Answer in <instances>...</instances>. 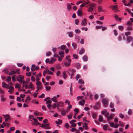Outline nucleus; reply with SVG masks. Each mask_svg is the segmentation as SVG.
Segmentation results:
<instances>
[{
	"instance_id": "obj_39",
	"label": "nucleus",
	"mask_w": 133,
	"mask_h": 133,
	"mask_svg": "<svg viewBox=\"0 0 133 133\" xmlns=\"http://www.w3.org/2000/svg\"><path fill=\"white\" fill-rule=\"evenodd\" d=\"M84 124L85 125H83V127L85 128L86 129H88V127L87 125V124L85 122L84 123Z\"/></svg>"
},
{
	"instance_id": "obj_52",
	"label": "nucleus",
	"mask_w": 133,
	"mask_h": 133,
	"mask_svg": "<svg viewBox=\"0 0 133 133\" xmlns=\"http://www.w3.org/2000/svg\"><path fill=\"white\" fill-rule=\"evenodd\" d=\"M72 113H70V114L68 115V118L69 119H71L72 118Z\"/></svg>"
},
{
	"instance_id": "obj_41",
	"label": "nucleus",
	"mask_w": 133,
	"mask_h": 133,
	"mask_svg": "<svg viewBox=\"0 0 133 133\" xmlns=\"http://www.w3.org/2000/svg\"><path fill=\"white\" fill-rule=\"evenodd\" d=\"M84 52V50L83 49H82L79 52V54L81 55Z\"/></svg>"
},
{
	"instance_id": "obj_26",
	"label": "nucleus",
	"mask_w": 133,
	"mask_h": 133,
	"mask_svg": "<svg viewBox=\"0 0 133 133\" xmlns=\"http://www.w3.org/2000/svg\"><path fill=\"white\" fill-rule=\"evenodd\" d=\"M67 9L68 11H70L71 9V6L70 4L68 3L67 4Z\"/></svg>"
},
{
	"instance_id": "obj_28",
	"label": "nucleus",
	"mask_w": 133,
	"mask_h": 133,
	"mask_svg": "<svg viewBox=\"0 0 133 133\" xmlns=\"http://www.w3.org/2000/svg\"><path fill=\"white\" fill-rule=\"evenodd\" d=\"M76 67L77 69H79L81 67L80 63H77L76 65Z\"/></svg>"
},
{
	"instance_id": "obj_34",
	"label": "nucleus",
	"mask_w": 133,
	"mask_h": 133,
	"mask_svg": "<svg viewBox=\"0 0 133 133\" xmlns=\"http://www.w3.org/2000/svg\"><path fill=\"white\" fill-rule=\"evenodd\" d=\"M68 34L69 37H72L73 36V33L72 32H69Z\"/></svg>"
},
{
	"instance_id": "obj_22",
	"label": "nucleus",
	"mask_w": 133,
	"mask_h": 133,
	"mask_svg": "<svg viewBox=\"0 0 133 133\" xmlns=\"http://www.w3.org/2000/svg\"><path fill=\"white\" fill-rule=\"evenodd\" d=\"M64 52L63 51H60L59 53V54L60 55L61 57H63Z\"/></svg>"
},
{
	"instance_id": "obj_4",
	"label": "nucleus",
	"mask_w": 133,
	"mask_h": 133,
	"mask_svg": "<svg viewBox=\"0 0 133 133\" xmlns=\"http://www.w3.org/2000/svg\"><path fill=\"white\" fill-rule=\"evenodd\" d=\"M102 101L104 107H107L108 105V100L106 98H103L102 100Z\"/></svg>"
},
{
	"instance_id": "obj_43",
	"label": "nucleus",
	"mask_w": 133,
	"mask_h": 133,
	"mask_svg": "<svg viewBox=\"0 0 133 133\" xmlns=\"http://www.w3.org/2000/svg\"><path fill=\"white\" fill-rule=\"evenodd\" d=\"M22 83H23V86H24V85L26 84H27L28 83V82H26L24 81V80H23L22 81Z\"/></svg>"
},
{
	"instance_id": "obj_44",
	"label": "nucleus",
	"mask_w": 133,
	"mask_h": 133,
	"mask_svg": "<svg viewBox=\"0 0 133 133\" xmlns=\"http://www.w3.org/2000/svg\"><path fill=\"white\" fill-rule=\"evenodd\" d=\"M83 96H78L77 97V99L78 100H79L82 99L83 98Z\"/></svg>"
},
{
	"instance_id": "obj_33",
	"label": "nucleus",
	"mask_w": 133,
	"mask_h": 133,
	"mask_svg": "<svg viewBox=\"0 0 133 133\" xmlns=\"http://www.w3.org/2000/svg\"><path fill=\"white\" fill-rule=\"evenodd\" d=\"M16 73V72L14 71H12L11 72L9 73L8 74L10 75H12Z\"/></svg>"
},
{
	"instance_id": "obj_2",
	"label": "nucleus",
	"mask_w": 133,
	"mask_h": 133,
	"mask_svg": "<svg viewBox=\"0 0 133 133\" xmlns=\"http://www.w3.org/2000/svg\"><path fill=\"white\" fill-rule=\"evenodd\" d=\"M32 119L34 120V121H32L31 122L32 125H40V127H42V125H41V124L37 122V120L36 118H33Z\"/></svg>"
},
{
	"instance_id": "obj_18",
	"label": "nucleus",
	"mask_w": 133,
	"mask_h": 133,
	"mask_svg": "<svg viewBox=\"0 0 133 133\" xmlns=\"http://www.w3.org/2000/svg\"><path fill=\"white\" fill-rule=\"evenodd\" d=\"M1 100L3 102H4L6 100V99L4 97L3 95H2L1 96Z\"/></svg>"
},
{
	"instance_id": "obj_56",
	"label": "nucleus",
	"mask_w": 133,
	"mask_h": 133,
	"mask_svg": "<svg viewBox=\"0 0 133 133\" xmlns=\"http://www.w3.org/2000/svg\"><path fill=\"white\" fill-rule=\"evenodd\" d=\"M11 77L10 76H8V78L7 80V82H9V81H11Z\"/></svg>"
},
{
	"instance_id": "obj_51",
	"label": "nucleus",
	"mask_w": 133,
	"mask_h": 133,
	"mask_svg": "<svg viewBox=\"0 0 133 133\" xmlns=\"http://www.w3.org/2000/svg\"><path fill=\"white\" fill-rule=\"evenodd\" d=\"M33 85L32 84V83L30 82L29 86V87L28 88H32L33 87Z\"/></svg>"
},
{
	"instance_id": "obj_59",
	"label": "nucleus",
	"mask_w": 133,
	"mask_h": 133,
	"mask_svg": "<svg viewBox=\"0 0 133 133\" xmlns=\"http://www.w3.org/2000/svg\"><path fill=\"white\" fill-rule=\"evenodd\" d=\"M74 111L76 113V114H77L79 112V111L77 108H75L74 110Z\"/></svg>"
},
{
	"instance_id": "obj_23",
	"label": "nucleus",
	"mask_w": 133,
	"mask_h": 133,
	"mask_svg": "<svg viewBox=\"0 0 133 133\" xmlns=\"http://www.w3.org/2000/svg\"><path fill=\"white\" fill-rule=\"evenodd\" d=\"M35 65L34 64H33L32 65L31 67V70L32 71H35Z\"/></svg>"
},
{
	"instance_id": "obj_29",
	"label": "nucleus",
	"mask_w": 133,
	"mask_h": 133,
	"mask_svg": "<svg viewBox=\"0 0 133 133\" xmlns=\"http://www.w3.org/2000/svg\"><path fill=\"white\" fill-rule=\"evenodd\" d=\"M51 100L54 102H55L56 103L57 102H58L57 100V99L56 97H54L53 98H52Z\"/></svg>"
},
{
	"instance_id": "obj_37",
	"label": "nucleus",
	"mask_w": 133,
	"mask_h": 133,
	"mask_svg": "<svg viewBox=\"0 0 133 133\" xmlns=\"http://www.w3.org/2000/svg\"><path fill=\"white\" fill-rule=\"evenodd\" d=\"M72 45L74 49H75L77 47V45L76 43H73L72 44Z\"/></svg>"
},
{
	"instance_id": "obj_14",
	"label": "nucleus",
	"mask_w": 133,
	"mask_h": 133,
	"mask_svg": "<svg viewBox=\"0 0 133 133\" xmlns=\"http://www.w3.org/2000/svg\"><path fill=\"white\" fill-rule=\"evenodd\" d=\"M133 38L131 36L128 37L127 38V41L128 43H130L132 40H133Z\"/></svg>"
},
{
	"instance_id": "obj_53",
	"label": "nucleus",
	"mask_w": 133,
	"mask_h": 133,
	"mask_svg": "<svg viewBox=\"0 0 133 133\" xmlns=\"http://www.w3.org/2000/svg\"><path fill=\"white\" fill-rule=\"evenodd\" d=\"M119 117L122 119L124 117V115H123L122 114H119Z\"/></svg>"
},
{
	"instance_id": "obj_48",
	"label": "nucleus",
	"mask_w": 133,
	"mask_h": 133,
	"mask_svg": "<svg viewBox=\"0 0 133 133\" xmlns=\"http://www.w3.org/2000/svg\"><path fill=\"white\" fill-rule=\"evenodd\" d=\"M80 77H81V76L79 74H77V75H76V80H77L78 79L80 78Z\"/></svg>"
},
{
	"instance_id": "obj_49",
	"label": "nucleus",
	"mask_w": 133,
	"mask_h": 133,
	"mask_svg": "<svg viewBox=\"0 0 133 133\" xmlns=\"http://www.w3.org/2000/svg\"><path fill=\"white\" fill-rule=\"evenodd\" d=\"M97 116V114L94 113H93L92 114V117L94 118H96Z\"/></svg>"
},
{
	"instance_id": "obj_19",
	"label": "nucleus",
	"mask_w": 133,
	"mask_h": 133,
	"mask_svg": "<svg viewBox=\"0 0 133 133\" xmlns=\"http://www.w3.org/2000/svg\"><path fill=\"white\" fill-rule=\"evenodd\" d=\"M78 15L79 16H80L82 15V10L81 9H79L77 12Z\"/></svg>"
},
{
	"instance_id": "obj_10",
	"label": "nucleus",
	"mask_w": 133,
	"mask_h": 133,
	"mask_svg": "<svg viewBox=\"0 0 133 133\" xmlns=\"http://www.w3.org/2000/svg\"><path fill=\"white\" fill-rule=\"evenodd\" d=\"M2 87L7 88H8L9 86L8 85L6 84L4 82H3L2 83Z\"/></svg>"
},
{
	"instance_id": "obj_6",
	"label": "nucleus",
	"mask_w": 133,
	"mask_h": 133,
	"mask_svg": "<svg viewBox=\"0 0 133 133\" xmlns=\"http://www.w3.org/2000/svg\"><path fill=\"white\" fill-rule=\"evenodd\" d=\"M115 116V115L113 114H111L107 118V120L109 121L110 120H111L113 119L114 116Z\"/></svg>"
},
{
	"instance_id": "obj_64",
	"label": "nucleus",
	"mask_w": 133,
	"mask_h": 133,
	"mask_svg": "<svg viewBox=\"0 0 133 133\" xmlns=\"http://www.w3.org/2000/svg\"><path fill=\"white\" fill-rule=\"evenodd\" d=\"M15 129V128L14 127H11L10 128V130L11 131H14Z\"/></svg>"
},
{
	"instance_id": "obj_36",
	"label": "nucleus",
	"mask_w": 133,
	"mask_h": 133,
	"mask_svg": "<svg viewBox=\"0 0 133 133\" xmlns=\"http://www.w3.org/2000/svg\"><path fill=\"white\" fill-rule=\"evenodd\" d=\"M93 10V8L92 7H89L88 9V12H92Z\"/></svg>"
},
{
	"instance_id": "obj_13",
	"label": "nucleus",
	"mask_w": 133,
	"mask_h": 133,
	"mask_svg": "<svg viewBox=\"0 0 133 133\" xmlns=\"http://www.w3.org/2000/svg\"><path fill=\"white\" fill-rule=\"evenodd\" d=\"M56 60V59L53 57H52L51 58V60L49 62V64H52L54 63Z\"/></svg>"
},
{
	"instance_id": "obj_58",
	"label": "nucleus",
	"mask_w": 133,
	"mask_h": 133,
	"mask_svg": "<svg viewBox=\"0 0 133 133\" xmlns=\"http://www.w3.org/2000/svg\"><path fill=\"white\" fill-rule=\"evenodd\" d=\"M118 28L120 30H122L123 29V26H119L118 27Z\"/></svg>"
},
{
	"instance_id": "obj_40",
	"label": "nucleus",
	"mask_w": 133,
	"mask_h": 133,
	"mask_svg": "<svg viewBox=\"0 0 133 133\" xmlns=\"http://www.w3.org/2000/svg\"><path fill=\"white\" fill-rule=\"evenodd\" d=\"M70 63H68L67 62H65L64 63V65L65 66H69L70 65Z\"/></svg>"
},
{
	"instance_id": "obj_35",
	"label": "nucleus",
	"mask_w": 133,
	"mask_h": 133,
	"mask_svg": "<svg viewBox=\"0 0 133 133\" xmlns=\"http://www.w3.org/2000/svg\"><path fill=\"white\" fill-rule=\"evenodd\" d=\"M98 11L99 12H103V10L102 9V8L100 6H99L98 7Z\"/></svg>"
},
{
	"instance_id": "obj_8",
	"label": "nucleus",
	"mask_w": 133,
	"mask_h": 133,
	"mask_svg": "<svg viewBox=\"0 0 133 133\" xmlns=\"http://www.w3.org/2000/svg\"><path fill=\"white\" fill-rule=\"evenodd\" d=\"M57 107H63L64 106V103L62 102H57Z\"/></svg>"
},
{
	"instance_id": "obj_27",
	"label": "nucleus",
	"mask_w": 133,
	"mask_h": 133,
	"mask_svg": "<svg viewBox=\"0 0 133 133\" xmlns=\"http://www.w3.org/2000/svg\"><path fill=\"white\" fill-rule=\"evenodd\" d=\"M62 121L59 119L58 120V121H55V123L58 124H60L62 123Z\"/></svg>"
},
{
	"instance_id": "obj_20",
	"label": "nucleus",
	"mask_w": 133,
	"mask_h": 133,
	"mask_svg": "<svg viewBox=\"0 0 133 133\" xmlns=\"http://www.w3.org/2000/svg\"><path fill=\"white\" fill-rule=\"evenodd\" d=\"M34 114L36 116H40L41 115V114L38 111H36L34 113Z\"/></svg>"
},
{
	"instance_id": "obj_47",
	"label": "nucleus",
	"mask_w": 133,
	"mask_h": 133,
	"mask_svg": "<svg viewBox=\"0 0 133 133\" xmlns=\"http://www.w3.org/2000/svg\"><path fill=\"white\" fill-rule=\"evenodd\" d=\"M73 56L74 58L75 59H77L78 57V56L77 55L75 54H73Z\"/></svg>"
},
{
	"instance_id": "obj_7",
	"label": "nucleus",
	"mask_w": 133,
	"mask_h": 133,
	"mask_svg": "<svg viewBox=\"0 0 133 133\" xmlns=\"http://www.w3.org/2000/svg\"><path fill=\"white\" fill-rule=\"evenodd\" d=\"M3 116L5 118V121L6 122L8 121L9 119H10V116L8 115H4Z\"/></svg>"
},
{
	"instance_id": "obj_54",
	"label": "nucleus",
	"mask_w": 133,
	"mask_h": 133,
	"mask_svg": "<svg viewBox=\"0 0 133 133\" xmlns=\"http://www.w3.org/2000/svg\"><path fill=\"white\" fill-rule=\"evenodd\" d=\"M119 123L120 125L122 127H124V123H123L120 121L119 122Z\"/></svg>"
},
{
	"instance_id": "obj_5",
	"label": "nucleus",
	"mask_w": 133,
	"mask_h": 133,
	"mask_svg": "<svg viewBox=\"0 0 133 133\" xmlns=\"http://www.w3.org/2000/svg\"><path fill=\"white\" fill-rule=\"evenodd\" d=\"M9 89L10 90L8 91V92L10 94H12L13 92V90L14 88L12 86H10L9 87Z\"/></svg>"
},
{
	"instance_id": "obj_9",
	"label": "nucleus",
	"mask_w": 133,
	"mask_h": 133,
	"mask_svg": "<svg viewBox=\"0 0 133 133\" xmlns=\"http://www.w3.org/2000/svg\"><path fill=\"white\" fill-rule=\"evenodd\" d=\"M114 104L112 102L111 103L110 105V108H113L111 109V111L112 112H114L115 110V109L114 108Z\"/></svg>"
},
{
	"instance_id": "obj_42",
	"label": "nucleus",
	"mask_w": 133,
	"mask_h": 133,
	"mask_svg": "<svg viewBox=\"0 0 133 133\" xmlns=\"http://www.w3.org/2000/svg\"><path fill=\"white\" fill-rule=\"evenodd\" d=\"M132 110L131 109H129L128 112V114L129 115H130L132 114Z\"/></svg>"
},
{
	"instance_id": "obj_25",
	"label": "nucleus",
	"mask_w": 133,
	"mask_h": 133,
	"mask_svg": "<svg viewBox=\"0 0 133 133\" xmlns=\"http://www.w3.org/2000/svg\"><path fill=\"white\" fill-rule=\"evenodd\" d=\"M108 126L107 125H104L103 126V128L104 130L106 131L108 128Z\"/></svg>"
},
{
	"instance_id": "obj_60",
	"label": "nucleus",
	"mask_w": 133,
	"mask_h": 133,
	"mask_svg": "<svg viewBox=\"0 0 133 133\" xmlns=\"http://www.w3.org/2000/svg\"><path fill=\"white\" fill-rule=\"evenodd\" d=\"M51 88V87L50 86H46L45 87V89L47 90H49Z\"/></svg>"
},
{
	"instance_id": "obj_50",
	"label": "nucleus",
	"mask_w": 133,
	"mask_h": 133,
	"mask_svg": "<svg viewBox=\"0 0 133 133\" xmlns=\"http://www.w3.org/2000/svg\"><path fill=\"white\" fill-rule=\"evenodd\" d=\"M48 72V70L47 69H46L43 71V75L44 76H45L46 75V73Z\"/></svg>"
},
{
	"instance_id": "obj_46",
	"label": "nucleus",
	"mask_w": 133,
	"mask_h": 133,
	"mask_svg": "<svg viewBox=\"0 0 133 133\" xmlns=\"http://www.w3.org/2000/svg\"><path fill=\"white\" fill-rule=\"evenodd\" d=\"M95 4L93 3L91 4H90L89 5V6H90L91 7H92V8H95Z\"/></svg>"
},
{
	"instance_id": "obj_38",
	"label": "nucleus",
	"mask_w": 133,
	"mask_h": 133,
	"mask_svg": "<svg viewBox=\"0 0 133 133\" xmlns=\"http://www.w3.org/2000/svg\"><path fill=\"white\" fill-rule=\"evenodd\" d=\"M66 48V46L65 45H62L61 47V49L62 50H64Z\"/></svg>"
},
{
	"instance_id": "obj_16",
	"label": "nucleus",
	"mask_w": 133,
	"mask_h": 133,
	"mask_svg": "<svg viewBox=\"0 0 133 133\" xmlns=\"http://www.w3.org/2000/svg\"><path fill=\"white\" fill-rule=\"evenodd\" d=\"M67 112V111L65 110H63L61 112V114L63 116L65 115Z\"/></svg>"
},
{
	"instance_id": "obj_17",
	"label": "nucleus",
	"mask_w": 133,
	"mask_h": 133,
	"mask_svg": "<svg viewBox=\"0 0 133 133\" xmlns=\"http://www.w3.org/2000/svg\"><path fill=\"white\" fill-rule=\"evenodd\" d=\"M85 101L84 99L81 100L79 102V104L81 105H83L85 103Z\"/></svg>"
},
{
	"instance_id": "obj_61",
	"label": "nucleus",
	"mask_w": 133,
	"mask_h": 133,
	"mask_svg": "<svg viewBox=\"0 0 133 133\" xmlns=\"http://www.w3.org/2000/svg\"><path fill=\"white\" fill-rule=\"evenodd\" d=\"M107 111L105 109L104 110L102 111L101 113L102 114H105L106 112Z\"/></svg>"
},
{
	"instance_id": "obj_55",
	"label": "nucleus",
	"mask_w": 133,
	"mask_h": 133,
	"mask_svg": "<svg viewBox=\"0 0 133 133\" xmlns=\"http://www.w3.org/2000/svg\"><path fill=\"white\" fill-rule=\"evenodd\" d=\"M36 84L37 86H39L41 84V83L39 81H37Z\"/></svg>"
},
{
	"instance_id": "obj_15",
	"label": "nucleus",
	"mask_w": 133,
	"mask_h": 133,
	"mask_svg": "<svg viewBox=\"0 0 133 133\" xmlns=\"http://www.w3.org/2000/svg\"><path fill=\"white\" fill-rule=\"evenodd\" d=\"M68 71L70 72L71 73L73 74L75 73L76 72V71L75 69H68Z\"/></svg>"
},
{
	"instance_id": "obj_45",
	"label": "nucleus",
	"mask_w": 133,
	"mask_h": 133,
	"mask_svg": "<svg viewBox=\"0 0 133 133\" xmlns=\"http://www.w3.org/2000/svg\"><path fill=\"white\" fill-rule=\"evenodd\" d=\"M57 106V102L54 104L52 105V108L53 109L55 108Z\"/></svg>"
},
{
	"instance_id": "obj_1",
	"label": "nucleus",
	"mask_w": 133,
	"mask_h": 133,
	"mask_svg": "<svg viewBox=\"0 0 133 133\" xmlns=\"http://www.w3.org/2000/svg\"><path fill=\"white\" fill-rule=\"evenodd\" d=\"M43 122L44 124L42 123V128H44L45 129H49L51 128L49 126V124L48 123V121L47 119H45L43 120Z\"/></svg>"
},
{
	"instance_id": "obj_21",
	"label": "nucleus",
	"mask_w": 133,
	"mask_h": 133,
	"mask_svg": "<svg viewBox=\"0 0 133 133\" xmlns=\"http://www.w3.org/2000/svg\"><path fill=\"white\" fill-rule=\"evenodd\" d=\"M67 72L68 73V74L69 75H70V79H72L73 77L74 76V74L71 73V72H70L68 71H67Z\"/></svg>"
},
{
	"instance_id": "obj_32",
	"label": "nucleus",
	"mask_w": 133,
	"mask_h": 133,
	"mask_svg": "<svg viewBox=\"0 0 133 133\" xmlns=\"http://www.w3.org/2000/svg\"><path fill=\"white\" fill-rule=\"evenodd\" d=\"M112 9L113 10H115L116 11H117V5H115L113 6L112 8Z\"/></svg>"
},
{
	"instance_id": "obj_62",
	"label": "nucleus",
	"mask_w": 133,
	"mask_h": 133,
	"mask_svg": "<svg viewBox=\"0 0 133 133\" xmlns=\"http://www.w3.org/2000/svg\"><path fill=\"white\" fill-rule=\"evenodd\" d=\"M131 32H127L125 33V35L127 36L130 34Z\"/></svg>"
},
{
	"instance_id": "obj_3",
	"label": "nucleus",
	"mask_w": 133,
	"mask_h": 133,
	"mask_svg": "<svg viewBox=\"0 0 133 133\" xmlns=\"http://www.w3.org/2000/svg\"><path fill=\"white\" fill-rule=\"evenodd\" d=\"M24 77L20 75H19L17 77V80L21 83H22V81L24 78Z\"/></svg>"
},
{
	"instance_id": "obj_11",
	"label": "nucleus",
	"mask_w": 133,
	"mask_h": 133,
	"mask_svg": "<svg viewBox=\"0 0 133 133\" xmlns=\"http://www.w3.org/2000/svg\"><path fill=\"white\" fill-rule=\"evenodd\" d=\"M86 21V19L85 18H84L83 20L82 21L81 23V25L83 26L86 25L87 24Z\"/></svg>"
},
{
	"instance_id": "obj_31",
	"label": "nucleus",
	"mask_w": 133,
	"mask_h": 133,
	"mask_svg": "<svg viewBox=\"0 0 133 133\" xmlns=\"http://www.w3.org/2000/svg\"><path fill=\"white\" fill-rule=\"evenodd\" d=\"M103 120V118L102 116L101 115H100L99 116V122H102Z\"/></svg>"
},
{
	"instance_id": "obj_24",
	"label": "nucleus",
	"mask_w": 133,
	"mask_h": 133,
	"mask_svg": "<svg viewBox=\"0 0 133 133\" xmlns=\"http://www.w3.org/2000/svg\"><path fill=\"white\" fill-rule=\"evenodd\" d=\"M78 82L80 84L84 85V82L81 79H79L78 81Z\"/></svg>"
},
{
	"instance_id": "obj_57",
	"label": "nucleus",
	"mask_w": 133,
	"mask_h": 133,
	"mask_svg": "<svg viewBox=\"0 0 133 133\" xmlns=\"http://www.w3.org/2000/svg\"><path fill=\"white\" fill-rule=\"evenodd\" d=\"M127 25H129L131 26L132 25V24L130 21H128L127 23Z\"/></svg>"
},
{
	"instance_id": "obj_30",
	"label": "nucleus",
	"mask_w": 133,
	"mask_h": 133,
	"mask_svg": "<svg viewBox=\"0 0 133 133\" xmlns=\"http://www.w3.org/2000/svg\"><path fill=\"white\" fill-rule=\"evenodd\" d=\"M88 59V57L86 56H84L83 57V59L84 61H87Z\"/></svg>"
},
{
	"instance_id": "obj_63",
	"label": "nucleus",
	"mask_w": 133,
	"mask_h": 133,
	"mask_svg": "<svg viewBox=\"0 0 133 133\" xmlns=\"http://www.w3.org/2000/svg\"><path fill=\"white\" fill-rule=\"evenodd\" d=\"M75 32L77 33H79L81 31L79 29H76L75 30Z\"/></svg>"
},
{
	"instance_id": "obj_12",
	"label": "nucleus",
	"mask_w": 133,
	"mask_h": 133,
	"mask_svg": "<svg viewBox=\"0 0 133 133\" xmlns=\"http://www.w3.org/2000/svg\"><path fill=\"white\" fill-rule=\"evenodd\" d=\"M62 76L64 79H65L66 78L67 76V75L66 71H64L63 72Z\"/></svg>"
}]
</instances>
